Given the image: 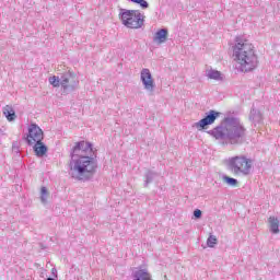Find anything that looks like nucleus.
I'll use <instances>...</instances> for the list:
<instances>
[{
    "label": "nucleus",
    "mask_w": 280,
    "mask_h": 280,
    "mask_svg": "<svg viewBox=\"0 0 280 280\" xmlns=\"http://www.w3.org/2000/svg\"><path fill=\"white\" fill-rule=\"evenodd\" d=\"M97 160L93 158V144L86 141L78 142L70 160V174L72 178L85 180L88 174H95Z\"/></svg>",
    "instance_id": "obj_1"
},
{
    "label": "nucleus",
    "mask_w": 280,
    "mask_h": 280,
    "mask_svg": "<svg viewBox=\"0 0 280 280\" xmlns=\"http://www.w3.org/2000/svg\"><path fill=\"white\" fill-rule=\"evenodd\" d=\"M235 69L240 73H250L259 66V57L255 46L245 37L237 36L232 46Z\"/></svg>",
    "instance_id": "obj_2"
},
{
    "label": "nucleus",
    "mask_w": 280,
    "mask_h": 280,
    "mask_svg": "<svg viewBox=\"0 0 280 280\" xmlns=\"http://www.w3.org/2000/svg\"><path fill=\"white\" fill-rule=\"evenodd\" d=\"M208 135L217 139V141H223V143L230 145H241L246 137V128H244L240 118L228 116L219 126L209 130Z\"/></svg>",
    "instance_id": "obj_3"
},
{
    "label": "nucleus",
    "mask_w": 280,
    "mask_h": 280,
    "mask_svg": "<svg viewBox=\"0 0 280 280\" xmlns=\"http://www.w3.org/2000/svg\"><path fill=\"white\" fill-rule=\"evenodd\" d=\"M255 161L246 155H235L228 159V167L234 176H250Z\"/></svg>",
    "instance_id": "obj_4"
},
{
    "label": "nucleus",
    "mask_w": 280,
    "mask_h": 280,
    "mask_svg": "<svg viewBox=\"0 0 280 280\" xmlns=\"http://www.w3.org/2000/svg\"><path fill=\"white\" fill-rule=\"evenodd\" d=\"M119 19L129 30H141L145 23V15L139 10L120 9Z\"/></svg>",
    "instance_id": "obj_5"
},
{
    "label": "nucleus",
    "mask_w": 280,
    "mask_h": 280,
    "mask_svg": "<svg viewBox=\"0 0 280 280\" xmlns=\"http://www.w3.org/2000/svg\"><path fill=\"white\" fill-rule=\"evenodd\" d=\"M44 139L43 129L38 127L36 124H31L28 126V135L26 137V141L28 145H34V143H40Z\"/></svg>",
    "instance_id": "obj_6"
},
{
    "label": "nucleus",
    "mask_w": 280,
    "mask_h": 280,
    "mask_svg": "<svg viewBox=\"0 0 280 280\" xmlns=\"http://www.w3.org/2000/svg\"><path fill=\"white\" fill-rule=\"evenodd\" d=\"M140 80L144 86V90H147L150 95H154V89L156 84L154 83V79L152 78V72H150V69L143 68L141 70Z\"/></svg>",
    "instance_id": "obj_7"
},
{
    "label": "nucleus",
    "mask_w": 280,
    "mask_h": 280,
    "mask_svg": "<svg viewBox=\"0 0 280 280\" xmlns=\"http://www.w3.org/2000/svg\"><path fill=\"white\" fill-rule=\"evenodd\" d=\"M218 117H220V112H215L211 109L209 110V113H207L205 118L195 122V128H197L198 130H205L207 126H211V124H215V119H218Z\"/></svg>",
    "instance_id": "obj_8"
},
{
    "label": "nucleus",
    "mask_w": 280,
    "mask_h": 280,
    "mask_svg": "<svg viewBox=\"0 0 280 280\" xmlns=\"http://www.w3.org/2000/svg\"><path fill=\"white\" fill-rule=\"evenodd\" d=\"M132 280H152V273L145 267L135 268L131 272Z\"/></svg>",
    "instance_id": "obj_9"
},
{
    "label": "nucleus",
    "mask_w": 280,
    "mask_h": 280,
    "mask_svg": "<svg viewBox=\"0 0 280 280\" xmlns=\"http://www.w3.org/2000/svg\"><path fill=\"white\" fill-rule=\"evenodd\" d=\"M167 28H161L155 33L153 40L154 43H159L160 45H162V43H165L167 40Z\"/></svg>",
    "instance_id": "obj_10"
},
{
    "label": "nucleus",
    "mask_w": 280,
    "mask_h": 280,
    "mask_svg": "<svg viewBox=\"0 0 280 280\" xmlns=\"http://www.w3.org/2000/svg\"><path fill=\"white\" fill-rule=\"evenodd\" d=\"M2 113L9 121H14L16 119V112H14V107H12V105L4 106L2 108Z\"/></svg>",
    "instance_id": "obj_11"
},
{
    "label": "nucleus",
    "mask_w": 280,
    "mask_h": 280,
    "mask_svg": "<svg viewBox=\"0 0 280 280\" xmlns=\"http://www.w3.org/2000/svg\"><path fill=\"white\" fill-rule=\"evenodd\" d=\"M34 152L37 156H45L47 154V145L43 143V141L35 142L34 144Z\"/></svg>",
    "instance_id": "obj_12"
},
{
    "label": "nucleus",
    "mask_w": 280,
    "mask_h": 280,
    "mask_svg": "<svg viewBox=\"0 0 280 280\" xmlns=\"http://www.w3.org/2000/svg\"><path fill=\"white\" fill-rule=\"evenodd\" d=\"M206 75L209 80H217L218 82L224 80L222 72L213 69L207 70Z\"/></svg>",
    "instance_id": "obj_13"
},
{
    "label": "nucleus",
    "mask_w": 280,
    "mask_h": 280,
    "mask_svg": "<svg viewBox=\"0 0 280 280\" xmlns=\"http://www.w3.org/2000/svg\"><path fill=\"white\" fill-rule=\"evenodd\" d=\"M269 231L273 233V235L279 234V219H277L276 217L269 218Z\"/></svg>",
    "instance_id": "obj_14"
},
{
    "label": "nucleus",
    "mask_w": 280,
    "mask_h": 280,
    "mask_svg": "<svg viewBox=\"0 0 280 280\" xmlns=\"http://www.w3.org/2000/svg\"><path fill=\"white\" fill-rule=\"evenodd\" d=\"M249 119L253 121V124H261V120L264 117L261 116V112L252 108L250 114H249Z\"/></svg>",
    "instance_id": "obj_15"
},
{
    "label": "nucleus",
    "mask_w": 280,
    "mask_h": 280,
    "mask_svg": "<svg viewBox=\"0 0 280 280\" xmlns=\"http://www.w3.org/2000/svg\"><path fill=\"white\" fill-rule=\"evenodd\" d=\"M221 178L229 187H237V185H240L236 178L230 177L229 175H222Z\"/></svg>",
    "instance_id": "obj_16"
},
{
    "label": "nucleus",
    "mask_w": 280,
    "mask_h": 280,
    "mask_svg": "<svg viewBox=\"0 0 280 280\" xmlns=\"http://www.w3.org/2000/svg\"><path fill=\"white\" fill-rule=\"evenodd\" d=\"M69 80H71V74L65 73L59 78V84L67 91L69 89Z\"/></svg>",
    "instance_id": "obj_17"
},
{
    "label": "nucleus",
    "mask_w": 280,
    "mask_h": 280,
    "mask_svg": "<svg viewBox=\"0 0 280 280\" xmlns=\"http://www.w3.org/2000/svg\"><path fill=\"white\" fill-rule=\"evenodd\" d=\"M156 176H159V174H156L153 171H148L144 175V187H148V185H150V183H152V180H154V178H156Z\"/></svg>",
    "instance_id": "obj_18"
},
{
    "label": "nucleus",
    "mask_w": 280,
    "mask_h": 280,
    "mask_svg": "<svg viewBox=\"0 0 280 280\" xmlns=\"http://www.w3.org/2000/svg\"><path fill=\"white\" fill-rule=\"evenodd\" d=\"M47 198H49V190H47V187L43 186L40 188V202H42V205H46Z\"/></svg>",
    "instance_id": "obj_19"
},
{
    "label": "nucleus",
    "mask_w": 280,
    "mask_h": 280,
    "mask_svg": "<svg viewBox=\"0 0 280 280\" xmlns=\"http://www.w3.org/2000/svg\"><path fill=\"white\" fill-rule=\"evenodd\" d=\"M131 2L140 5V8H142V10H148V8H150V4L145 0H131Z\"/></svg>",
    "instance_id": "obj_20"
},
{
    "label": "nucleus",
    "mask_w": 280,
    "mask_h": 280,
    "mask_svg": "<svg viewBox=\"0 0 280 280\" xmlns=\"http://www.w3.org/2000/svg\"><path fill=\"white\" fill-rule=\"evenodd\" d=\"M207 244H208L209 248H213V246H215V244H218V238L214 235H210L207 240Z\"/></svg>",
    "instance_id": "obj_21"
},
{
    "label": "nucleus",
    "mask_w": 280,
    "mask_h": 280,
    "mask_svg": "<svg viewBox=\"0 0 280 280\" xmlns=\"http://www.w3.org/2000/svg\"><path fill=\"white\" fill-rule=\"evenodd\" d=\"M49 83L55 86V88H58L60 86V78L54 75V77H50L49 78Z\"/></svg>",
    "instance_id": "obj_22"
},
{
    "label": "nucleus",
    "mask_w": 280,
    "mask_h": 280,
    "mask_svg": "<svg viewBox=\"0 0 280 280\" xmlns=\"http://www.w3.org/2000/svg\"><path fill=\"white\" fill-rule=\"evenodd\" d=\"M194 217L196 218V220H200V218H202V211L200 209H196L194 211Z\"/></svg>",
    "instance_id": "obj_23"
},
{
    "label": "nucleus",
    "mask_w": 280,
    "mask_h": 280,
    "mask_svg": "<svg viewBox=\"0 0 280 280\" xmlns=\"http://www.w3.org/2000/svg\"><path fill=\"white\" fill-rule=\"evenodd\" d=\"M51 272H52L54 276L58 275V270H56V268H52Z\"/></svg>",
    "instance_id": "obj_24"
},
{
    "label": "nucleus",
    "mask_w": 280,
    "mask_h": 280,
    "mask_svg": "<svg viewBox=\"0 0 280 280\" xmlns=\"http://www.w3.org/2000/svg\"><path fill=\"white\" fill-rule=\"evenodd\" d=\"M46 280H56V279H54V278H47Z\"/></svg>",
    "instance_id": "obj_25"
}]
</instances>
